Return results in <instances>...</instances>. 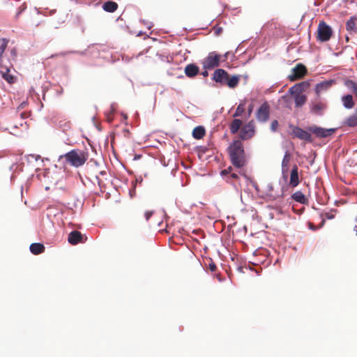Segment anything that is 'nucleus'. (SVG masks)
I'll return each instance as SVG.
<instances>
[{
    "instance_id": "f257e3e1",
    "label": "nucleus",
    "mask_w": 357,
    "mask_h": 357,
    "mask_svg": "<svg viewBox=\"0 0 357 357\" xmlns=\"http://www.w3.org/2000/svg\"><path fill=\"white\" fill-rule=\"evenodd\" d=\"M88 159V153L79 149H73L59 155L58 162L61 165L70 164L75 167L82 166Z\"/></svg>"
},
{
    "instance_id": "f03ea898",
    "label": "nucleus",
    "mask_w": 357,
    "mask_h": 357,
    "mask_svg": "<svg viewBox=\"0 0 357 357\" xmlns=\"http://www.w3.org/2000/svg\"><path fill=\"white\" fill-rule=\"evenodd\" d=\"M229 155L234 166L240 168L245 165V152L243 144L236 140L229 146Z\"/></svg>"
},
{
    "instance_id": "7ed1b4c3",
    "label": "nucleus",
    "mask_w": 357,
    "mask_h": 357,
    "mask_svg": "<svg viewBox=\"0 0 357 357\" xmlns=\"http://www.w3.org/2000/svg\"><path fill=\"white\" fill-rule=\"evenodd\" d=\"M212 79L220 85H227L231 89L235 88L239 82L240 76L229 74L224 69L218 68L215 70Z\"/></svg>"
},
{
    "instance_id": "20e7f679",
    "label": "nucleus",
    "mask_w": 357,
    "mask_h": 357,
    "mask_svg": "<svg viewBox=\"0 0 357 357\" xmlns=\"http://www.w3.org/2000/svg\"><path fill=\"white\" fill-rule=\"evenodd\" d=\"M337 128H324L313 126L307 128V130L314 134L317 138H326L333 135Z\"/></svg>"
},
{
    "instance_id": "39448f33",
    "label": "nucleus",
    "mask_w": 357,
    "mask_h": 357,
    "mask_svg": "<svg viewBox=\"0 0 357 357\" xmlns=\"http://www.w3.org/2000/svg\"><path fill=\"white\" fill-rule=\"evenodd\" d=\"M317 31V39L321 42H326L329 40L333 33L331 26L324 22L319 23Z\"/></svg>"
},
{
    "instance_id": "423d86ee",
    "label": "nucleus",
    "mask_w": 357,
    "mask_h": 357,
    "mask_svg": "<svg viewBox=\"0 0 357 357\" xmlns=\"http://www.w3.org/2000/svg\"><path fill=\"white\" fill-rule=\"evenodd\" d=\"M220 56L215 52H211L206 57L202 63L204 69H213L220 65Z\"/></svg>"
},
{
    "instance_id": "0eeeda50",
    "label": "nucleus",
    "mask_w": 357,
    "mask_h": 357,
    "mask_svg": "<svg viewBox=\"0 0 357 357\" xmlns=\"http://www.w3.org/2000/svg\"><path fill=\"white\" fill-rule=\"evenodd\" d=\"M255 134V128L254 123L250 121L244 125L240 130L239 137L242 140L251 139Z\"/></svg>"
},
{
    "instance_id": "6e6552de",
    "label": "nucleus",
    "mask_w": 357,
    "mask_h": 357,
    "mask_svg": "<svg viewBox=\"0 0 357 357\" xmlns=\"http://www.w3.org/2000/svg\"><path fill=\"white\" fill-rule=\"evenodd\" d=\"M270 116V107L266 102L261 104L256 112V119L258 121L265 123Z\"/></svg>"
},
{
    "instance_id": "1a4fd4ad",
    "label": "nucleus",
    "mask_w": 357,
    "mask_h": 357,
    "mask_svg": "<svg viewBox=\"0 0 357 357\" xmlns=\"http://www.w3.org/2000/svg\"><path fill=\"white\" fill-rule=\"evenodd\" d=\"M290 128H291V133L294 137L304 140L307 142H312V136L307 131H305L297 126H290Z\"/></svg>"
},
{
    "instance_id": "9d476101",
    "label": "nucleus",
    "mask_w": 357,
    "mask_h": 357,
    "mask_svg": "<svg viewBox=\"0 0 357 357\" xmlns=\"http://www.w3.org/2000/svg\"><path fill=\"white\" fill-rule=\"evenodd\" d=\"M284 190V187L283 186L280 192H274L273 185L271 183H269L267 185V192L264 198L267 201H273L278 198H282L283 197Z\"/></svg>"
},
{
    "instance_id": "9b49d317",
    "label": "nucleus",
    "mask_w": 357,
    "mask_h": 357,
    "mask_svg": "<svg viewBox=\"0 0 357 357\" xmlns=\"http://www.w3.org/2000/svg\"><path fill=\"white\" fill-rule=\"evenodd\" d=\"M307 69L303 64H297L291 70V73L289 75L288 78L290 81H296L301 79L306 73Z\"/></svg>"
},
{
    "instance_id": "f8f14e48",
    "label": "nucleus",
    "mask_w": 357,
    "mask_h": 357,
    "mask_svg": "<svg viewBox=\"0 0 357 357\" xmlns=\"http://www.w3.org/2000/svg\"><path fill=\"white\" fill-rule=\"evenodd\" d=\"M326 108V103L321 101H315L312 102L310 105V112L317 116H322Z\"/></svg>"
},
{
    "instance_id": "ddd939ff",
    "label": "nucleus",
    "mask_w": 357,
    "mask_h": 357,
    "mask_svg": "<svg viewBox=\"0 0 357 357\" xmlns=\"http://www.w3.org/2000/svg\"><path fill=\"white\" fill-rule=\"evenodd\" d=\"M335 83V79L325 80L317 83L315 85V92L317 95L328 91L334 84Z\"/></svg>"
},
{
    "instance_id": "4468645a",
    "label": "nucleus",
    "mask_w": 357,
    "mask_h": 357,
    "mask_svg": "<svg viewBox=\"0 0 357 357\" xmlns=\"http://www.w3.org/2000/svg\"><path fill=\"white\" fill-rule=\"evenodd\" d=\"M289 160L290 154L288 151H286L282 161V174L284 182L287 181L288 177Z\"/></svg>"
},
{
    "instance_id": "2eb2a0df",
    "label": "nucleus",
    "mask_w": 357,
    "mask_h": 357,
    "mask_svg": "<svg viewBox=\"0 0 357 357\" xmlns=\"http://www.w3.org/2000/svg\"><path fill=\"white\" fill-rule=\"evenodd\" d=\"M68 241L71 245H77L84 242L82 234L78 231H73L68 234Z\"/></svg>"
},
{
    "instance_id": "dca6fc26",
    "label": "nucleus",
    "mask_w": 357,
    "mask_h": 357,
    "mask_svg": "<svg viewBox=\"0 0 357 357\" xmlns=\"http://www.w3.org/2000/svg\"><path fill=\"white\" fill-rule=\"evenodd\" d=\"M184 71L188 77L192 78L199 74V68L195 63H190L185 67Z\"/></svg>"
},
{
    "instance_id": "f3484780",
    "label": "nucleus",
    "mask_w": 357,
    "mask_h": 357,
    "mask_svg": "<svg viewBox=\"0 0 357 357\" xmlns=\"http://www.w3.org/2000/svg\"><path fill=\"white\" fill-rule=\"evenodd\" d=\"M298 169V167L296 165H294L291 171L289 185L292 188H295L299 184Z\"/></svg>"
},
{
    "instance_id": "a211bd4d",
    "label": "nucleus",
    "mask_w": 357,
    "mask_h": 357,
    "mask_svg": "<svg viewBox=\"0 0 357 357\" xmlns=\"http://www.w3.org/2000/svg\"><path fill=\"white\" fill-rule=\"evenodd\" d=\"M342 124L350 128H353L357 126V106L355 109V112L346 118Z\"/></svg>"
},
{
    "instance_id": "6ab92c4d",
    "label": "nucleus",
    "mask_w": 357,
    "mask_h": 357,
    "mask_svg": "<svg viewBox=\"0 0 357 357\" xmlns=\"http://www.w3.org/2000/svg\"><path fill=\"white\" fill-rule=\"evenodd\" d=\"M0 73L1 74L2 77L8 83H13L14 77L9 73L10 68L8 66H3L1 64L0 65Z\"/></svg>"
},
{
    "instance_id": "aec40b11",
    "label": "nucleus",
    "mask_w": 357,
    "mask_h": 357,
    "mask_svg": "<svg viewBox=\"0 0 357 357\" xmlns=\"http://www.w3.org/2000/svg\"><path fill=\"white\" fill-rule=\"evenodd\" d=\"M342 105L346 109H351L354 106L353 96L351 94L344 95L341 98Z\"/></svg>"
},
{
    "instance_id": "412c9836",
    "label": "nucleus",
    "mask_w": 357,
    "mask_h": 357,
    "mask_svg": "<svg viewBox=\"0 0 357 357\" xmlns=\"http://www.w3.org/2000/svg\"><path fill=\"white\" fill-rule=\"evenodd\" d=\"M29 250L33 255H39L44 252L45 246L43 244L40 243H33L31 244Z\"/></svg>"
},
{
    "instance_id": "4be33fe9",
    "label": "nucleus",
    "mask_w": 357,
    "mask_h": 357,
    "mask_svg": "<svg viewBox=\"0 0 357 357\" xmlns=\"http://www.w3.org/2000/svg\"><path fill=\"white\" fill-rule=\"evenodd\" d=\"M102 9L108 13H113L116 10L118 4L114 1H108L102 4Z\"/></svg>"
},
{
    "instance_id": "5701e85b",
    "label": "nucleus",
    "mask_w": 357,
    "mask_h": 357,
    "mask_svg": "<svg viewBox=\"0 0 357 357\" xmlns=\"http://www.w3.org/2000/svg\"><path fill=\"white\" fill-rule=\"evenodd\" d=\"M357 17L354 16H352L349 18L346 24V28L347 31L353 33H357V26L355 23Z\"/></svg>"
},
{
    "instance_id": "b1692460",
    "label": "nucleus",
    "mask_w": 357,
    "mask_h": 357,
    "mask_svg": "<svg viewBox=\"0 0 357 357\" xmlns=\"http://www.w3.org/2000/svg\"><path fill=\"white\" fill-rule=\"evenodd\" d=\"M241 126H242L241 120H240L238 119H234L229 126L230 132L232 134L236 133L239 130Z\"/></svg>"
},
{
    "instance_id": "393cba45",
    "label": "nucleus",
    "mask_w": 357,
    "mask_h": 357,
    "mask_svg": "<svg viewBox=\"0 0 357 357\" xmlns=\"http://www.w3.org/2000/svg\"><path fill=\"white\" fill-rule=\"evenodd\" d=\"M204 135L205 129L203 126H201L195 128L192 131V137L197 139H202Z\"/></svg>"
},
{
    "instance_id": "a878e982",
    "label": "nucleus",
    "mask_w": 357,
    "mask_h": 357,
    "mask_svg": "<svg viewBox=\"0 0 357 357\" xmlns=\"http://www.w3.org/2000/svg\"><path fill=\"white\" fill-rule=\"evenodd\" d=\"M307 100V97L304 94L297 93L294 96V102L296 107H300L303 106Z\"/></svg>"
},
{
    "instance_id": "bb28decb",
    "label": "nucleus",
    "mask_w": 357,
    "mask_h": 357,
    "mask_svg": "<svg viewBox=\"0 0 357 357\" xmlns=\"http://www.w3.org/2000/svg\"><path fill=\"white\" fill-rule=\"evenodd\" d=\"M291 198L301 204H305L306 202V198L305 195L301 191H296L292 195Z\"/></svg>"
},
{
    "instance_id": "cd10ccee",
    "label": "nucleus",
    "mask_w": 357,
    "mask_h": 357,
    "mask_svg": "<svg viewBox=\"0 0 357 357\" xmlns=\"http://www.w3.org/2000/svg\"><path fill=\"white\" fill-rule=\"evenodd\" d=\"M344 85L350 89L357 98V83L351 79H347Z\"/></svg>"
},
{
    "instance_id": "c85d7f7f",
    "label": "nucleus",
    "mask_w": 357,
    "mask_h": 357,
    "mask_svg": "<svg viewBox=\"0 0 357 357\" xmlns=\"http://www.w3.org/2000/svg\"><path fill=\"white\" fill-rule=\"evenodd\" d=\"M244 111H245L244 105L241 103L238 105L233 116L234 117L241 116L242 115V114L244 112Z\"/></svg>"
},
{
    "instance_id": "c756f323",
    "label": "nucleus",
    "mask_w": 357,
    "mask_h": 357,
    "mask_svg": "<svg viewBox=\"0 0 357 357\" xmlns=\"http://www.w3.org/2000/svg\"><path fill=\"white\" fill-rule=\"evenodd\" d=\"M69 54H83L84 52H79V51H67V52H62L59 53V55L66 56V55Z\"/></svg>"
},
{
    "instance_id": "7c9ffc66",
    "label": "nucleus",
    "mask_w": 357,
    "mask_h": 357,
    "mask_svg": "<svg viewBox=\"0 0 357 357\" xmlns=\"http://www.w3.org/2000/svg\"><path fill=\"white\" fill-rule=\"evenodd\" d=\"M278 127V121L277 120L273 121L271 124V130L273 132H276Z\"/></svg>"
},
{
    "instance_id": "2f4dec72",
    "label": "nucleus",
    "mask_w": 357,
    "mask_h": 357,
    "mask_svg": "<svg viewBox=\"0 0 357 357\" xmlns=\"http://www.w3.org/2000/svg\"><path fill=\"white\" fill-rule=\"evenodd\" d=\"M41 158L40 155H35V154H30L29 155V159H34L36 161H38Z\"/></svg>"
},
{
    "instance_id": "473e14b6",
    "label": "nucleus",
    "mask_w": 357,
    "mask_h": 357,
    "mask_svg": "<svg viewBox=\"0 0 357 357\" xmlns=\"http://www.w3.org/2000/svg\"><path fill=\"white\" fill-rule=\"evenodd\" d=\"M112 113H113V109H112V110L106 114L107 119L109 122H112Z\"/></svg>"
},
{
    "instance_id": "72a5a7b5",
    "label": "nucleus",
    "mask_w": 357,
    "mask_h": 357,
    "mask_svg": "<svg viewBox=\"0 0 357 357\" xmlns=\"http://www.w3.org/2000/svg\"><path fill=\"white\" fill-rule=\"evenodd\" d=\"M153 211H146L144 214V216H145V218L146 220H149L150 217L153 214Z\"/></svg>"
},
{
    "instance_id": "f704fd0d",
    "label": "nucleus",
    "mask_w": 357,
    "mask_h": 357,
    "mask_svg": "<svg viewBox=\"0 0 357 357\" xmlns=\"http://www.w3.org/2000/svg\"><path fill=\"white\" fill-rule=\"evenodd\" d=\"M10 55L13 56V58L14 59L16 56H17V51L15 48H13L11 50H10Z\"/></svg>"
},
{
    "instance_id": "c9c22d12",
    "label": "nucleus",
    "mask_w": 357,
    "mask_h": 357,
    "mask_svg": "<svg viewBox=\"0 0 357 357\" xmlns=\"http://www.w3.org/2000/svg\"><path fill=\"white\" fill-rule=\"evenodd\" d=\"M231 170V167H229L228 169H224L221 172V174L222 175H225V174H228L229 172H230V171Z\"/></svg>"
},
{
    "instance_id": "e433bc0d",
    "label": "nucleus",
    "mask_w": 357,
    "mask_h": 357,
    "mask_svg": "<svg viewBox=\"0 0 357 357\" xmlns=\"http://www.w3.org/2000/svg\"><path fill=\"white\" fill-rule=\"evenodd\" d=\"M208 69H204V71H202V72L201 73V75H202L203 77H208Z\"/></svg>"
},
{
    "instance_id": "4c0bfd02",
    "label": "nucleus",
    "mask_w": 357,
    "mask_h": 357,
    "mask_svg": "<svg viewBox=\"0 0 357 357\" xmlns=\"http://www.w3.org/2000/svg\"><path fill=\"white\" fill-rule=\"evenodd\" d=\"M146 26V27L149 29H151L153 26V24L151 22H147V23H144Z\"/></svg>"
},
{
    "instance_id": "58836bf2",
    "label": "nucleus",
    "mask_w": 357,
    "mask_h": 357,
    "mask_svg": "<svg viewBox=\"0 0 357 357\" xmlns=\"http://www.w3.org/2000/svg\"><path fill=\"white\" fill-rule=\"evenodd\" d=\"M296 89V90L298 89V86L297 85H295L294 86H292L291 88H290L289 89V92H291V93H294V90Z\"/></svg>"
},
{
    "instance_id": "ea45409f",
    "label": "nucleus",
    "mask_w": 357,
    "mask_h": 357,
    "mask_svg": "<svg viewBox=\"0 0 357 357\" xmlns=\"http://www.w3.org/2000/svg\"><path fill=\"white\" fill-rule=\"evenodd\" d=\"M252 185H253V187L255 188V189L256 190L257 192L259 191V188L258 185L256 183H253Z\"/></svg>"
},
{
    "instance_id": "a19ab883",
    "label": "nucleus",
    "mask_w": 357,
    "mask_h": 357,
    "mask_svg": "<svg viewBox=\"0 0 357 357\" xmlns=\"http://www.w3.org/2000/svg\"><path fill=\"white\" fill-rule=\"evenodd\" d=\"M222 29L221 27H218L215 29V32L216 34H219L220 33L222 32Z\"/></svg>"
},
{
    "instance_id": "79ce46f5",
    "label": "nucleus",
    "mask_w": 357,
    "mask_h": 357,
    "mask_svg": "<svg viewBox=\"0 0 357 357\" xmlns=\"http://www.w3.org/2000/svg\"><path fill=\"white\" fill-rule=\"evenodd\" d=\"M268 207L271 208H275V209H277V208L280 207V204H276L275 206H268Z\"/></svg>"
},
{
    "instance_id": "37998d69",
    "label": "nucleus",
    "mask_w": 357,
    "mask_h": 357,
    "mask_svg": "<svg viewBox=\"0 0 357 357\" xmlns=\"http://www.w3.org/2000/svg\"><path fill=\"white\" fill-rule=\"evenodd\" d=\"M215 268H216V266H215V264H211V265H210V268H211V270L212 271H215Z\"/></svg>"
},
{
    "instance_id": "c03bdc74",
    "label": "nucleus",
    "mask_w": 357,
    "mask_h": 357,
    "mask_svg": "<svg viewBox=\"0 0 357 357\" xmlns=\"http://www.w3.org/2000/svg\"><path fill=\"white\" fill-rule=\"evenodd\" d=\"M252 112V106L250 105L248 108V114L250 115Z\"/></svg>"
},
{
    "instance_id": "a18cd8bd",
    "label": "nucleus",
    "mask_w": 357,
    "mask_h": 357,
    "mask_svg": "<svg viewBox=\"0 0 357 357\" xmlns=\"http://www.w3.org/2000/svg\"><path fill=\"white\" fill-rule=\"evenodd\" d=\"M237 176H237V174H231V177H233V178H237Z\"/></svg>"
},
{
    "instance_id": "49530a36",
    "label": "nucleus",
    "mask_w": 357,
    "mask_h": 357,
    "mask_svg": "<svg viewBox=\"0 0 357 357\" xmlns=\"http://www.w3.org/2000/svg\"><path fill=\"white\" fill-rule=\"evenodd\" d=\"M327 218H328V219H331V218H333V215H328V216H327Z\"/></svg>"
},
{
    "instance_id": "de8ad7c7",
    "label": "nucleus",
    "mask_w": 357,
    "mask_h": 357,
    "mask_svg": "<svg viewBox=\"0 0 357 357\" xmlns=\"http://www.w3.org/2000/svg\"><path fill=\"white\" fill-rule=\"evenodd\" d=\"M327 218H328V219H331V218H333V215H328V216H327Z\"/></svg>"
},
{
    "instance_id": "09e8293b",
    "label": "nucleus",
    "mask_w": 357,
    "mask_h": 357,
    "mask_svg": "<svg viewBox=\"0 0 357 357\" xmlns=\"http://www.w3.org/2000/svg\"><path fill=\"white\" fill-rule=\"evenodd\" d=\"M228 54H229V52H227V53H225V54L224 56L225 57V59H227V55H228Z\"/></svg>"
},
{
    "instance_id": "8fccbe9b",
    "label": "nucleus",
    "mask_w": 357,
    "mask_h": 357,
    "mask_svg": "<svg viewBox=\"0 0 357 357\" xmlns=\"http://www.w3.org/2000/svg\"><path fill=\"white\" fill-rule=\"evenodd\" d=\"M13 167H14V165H11V166H10V171H11V170H13Z\"/></svg>"
},
{
    "instance_id": "3c124183",
    "label": "nucleus",
    "mask_w": 357,
    "mask_h": 357,
    "mask_svg": "<svg viewBox=\"0 0 357 357\" xmlns=\"http://www.w3.org/2000/svg\"><path fill=\"white\" fill-rule=\"evenodd\" d=\"M137 181H140V182H142V178H140V179L137 178Z\"/></svg>"
},
{
    "instance_id": "603ef678",
    "label": "nucleus",
    "mask_w": 357,
    "mask_h": 357,
    "mask_svg": "<svg viewBox=\"0 0 357 357\" xmlns=\"http://www.w3.org/2000/svg\"><path fill=\"white\" fill-rule=\"evenodd\" d=\"M137 181H140V182H142V178H140V179L137 178Z\"/></svg>"
},
{
    "instance_id": "864d4df0",
    "label": "nucleus",
    "mask_w": 357,
    "mask_h": 357,
    "mask_svg": "<svg viewBox=\"0 0 357 357\" xmlns=\"http://www.w3.org/2000/svg\"><path fill=\"white\" fill-rule=\"evenodd\" d=\"M356 234H357V229H356Z\"/></svg>"
}]
</instances>
